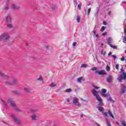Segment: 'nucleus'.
Segmentation results:
<instances>
[{
	"label": "nucleus",
	"mask_w": 126,
	"mask_h": 126,
	"mask_svg": "<svg viewBox=\"0 0 126 126\" xmlns=\"http://www.w3.org/2000/svg\"><path fill=\"white\" fill-rule=\"evenodd\" d=\"M24 91H25V92H30V90L27 88H25L24 89Z\"/></svg>",
	"instance_id": "nucleus-31"
},
{
	"label": "nucleus",
	"mask_w": 126,
	"mask_h": 126,
	"mask_svg": "<svg viewBox=\"0 0 126 126\" xmlns=\"http://www.w3.org/2000/svg\"><path fill=\"white\" fill-rule=\"evenodd\" d=\"M7 28H13V25L10 24H7Z\"/></svg>",
	"instance_id": "nucleus-22"
},
{
	"label": "nucleus",
	"mask_w": 126,
	"mask_h": 126,
	"mask_svg": "<svg viewBox=\"0 0 126 126\" xmlns=\"http://www.w3.org/2000/svg\"><path fill=\"white\" fill-rule=\"evenodd\" d=\"M106 124L108 126H112L111 125V121H109V120H107V122H106Z\"/></svg>",
	"instance_id": "nucleus-28"
},
{
	"label": "nucleus",
	"mask_w": 126,
	"mask_h": 126,
	"mask_svg": "<svg viewBox=\"0 0 126 126\" xmlns=\"http://www.w3.org/2000/svg\"><path fill=\"white\" fill-rule=\"evenodd\" d=\"M0 76L1 77H5L6 79H8V81L6 82V84L8 85H17V80L15 78H13L9 76H7L2 73V71L0 70Z\"/></svg>",
	"instance_id": "nucleus-1"
},
{
	"label": "nucleus",
	"mask_w": 126,
	"mask_h": 126,
	"mask_svg": "<svg viewBox=\"0 0 126 126\" xmlns=\"http://www.w3.org/2000/svg\"><path fill=\"white\" fill-rule=\"evenodd\" d=\"M94 88H96V89H100V87H98L96 86H94Z\"/></svg>",
	"instance_id": "nucleus-42"
},
{
	"label": "nucleus",
	"mask_w": 126,
	"mask_h": 126,
	"mask_svg": "<svg viewBox=\"0 0 126 126\" xmlns=\"http://www.w3.org/2000/svg\"><path fill=\"white\" fill-rule=\"evenodd\" d=\"M95 73L99 74V75H104L106 74V71L101 70H96L95 71Z\"/></svg>",
	"instance_id": "nucleus-6"
},
{
	"label": "nucleus",
	"mask_w": 126,
	"mask_h": 126,
	"mask_svg": "<svg viewBox=\"0 0 126 126\" xmlns=\"http://www.w3.org/2000/svg\"><path fill=\"white\" fill-rule=\"evenodd\" d=\"M71 91H72V89H66L65 91V92L67 93H69L70 92H71Z\"/></svg>",
	"instance_id": "nucleus-26"
},
{
	"label": "nucleus",
	"mask_w": 126,
	"mask_h": 126,
	"mask_svg": "<svg viewBox=\"0 0 126 126\" xmlns=\"http://www.w3.org/2000/svg\"><path fill=\"white\" fill-rule=\"evenodd\" d=\"M101 55H103V56H106V54H107L106 52L104 51V50L101 51Z\"/></svg>",
	"instance_id": "nucleus-30"
},
{
	"label": "nucleus",
	"mask_w": 126,
	"mask_h": 126,
	"mask_svg": "<svg viewBox=\"0 0 126 126\" xmlns=\"http://www.w3.org/2000/svg\"><path fill=\"white\" fill-rule=\"evenodd\" d=\"M7 101L8 102V103H10V106H11V107H15V102H14V101H13V100H12V99H10V98H8L7 99Z\"/></svg>",
	"instance_id": "nucleus-7"
},
{
	"label": "nucleus",
	"mask_w": 126,
	"mask_h": 126,
	"mask_svg": "<svg viewBox=\"0 0 126 126\" xmlns=\"http://www.w3.org/2000/svg\"><path fill=\"white\" fill-rule=\"evenodd\" d=\"M103 116H104V117H107L108 116V114H107V112H103Z\"/></svg>",
	"instance_id": "nucleus-37"
},
{
	"label": "nucleus",
	"mask_w": 126,
	"mask_h": 126,
	"mask_svg": "<svg viewBox=\"0 0 126 126\" xmlns=\"http://www.w3.org/2000/svg\"><path fill=\"white\" fill-rule=\"evenodd\" d=\"M108 113L109 116L110 117H111V118L112 119H115V116H114V114H112V112H111V111L110 110H108Z\"/></svg>",
	"instance_id": "nucleus-17"
},
{
	"label": "nucleus",
	"mask_w": 126,
	"mask_h": 126,
	"mask_svg": "<svg viewBox=\"0 0 126 126\" xmlns=\"http://www.w3.org/2000/svg\"><path fill=\"white\" fill-rule=\"evenodd\" d=\"M72 103L75 105V106H80V103H79V99L76 97H73Z\"/></svg>",
	"instance_id": "nucleus-3"
},
{
	"label": "nucleus",
	"mask_w": 126,
	"mask_h": 126,
	"mask_svg": "<svg viewBox=\"0 0 126 126\" xmlns=\"http://www.w3.org/2000/svg\"><path fill=\"white\" fill-rule=\"evenodd\" d=\"M81 117H82V118H83V117H84L83 114H82V115H81Z\"/></svg>",
	"instance_id": "nucleus-59"
},
{
	"label": "nucleus",
	"mask_w": 126,
	"mask_h": 126,
	"mask_svg": "<svg viewBox=\"0 0 126 126\" xmlns=\"http://www.w3.org/2000/svg\"><path fill=\"white\" fill-rule=\"evenodd\" d=\"M95 97L99 103V105H102V98H101V97H100L99 95L95 96Z\"/></svg>",
	"instance_id": "nucleus-9"
},
{
	"label": "nucleus",
	"mask_w": 126,
	"mask_h": 126,
	"mask_svg": "<svg viewBox=\"0 0 126 126\" xmlns=\"http://www.w3.org/2000/svg\"><path fill=\"white\" fill-rule=\"evenodd\" d=\"M106 92H107V90H103L102 92L101 93V96H102V97H107V96L109 95L108 94H106Z\"/></svg>",
	"instance_id": "nucleus-8"
},
{
	"label": "nucleus",
	"mask_w": 126,
	"mask_h": 126,
	"mask_svg": "<svg viewBox=\"0 0 126 126\" xmlns=\"http://www.w3.org/2000/svg\"><path fill=\"white\" fill-rule=\"evenodd\" d=\"M88 6L90 5V3H89V4H88Z\"/></svg>",
	"instance_id": "nucleus-62"
},
{
	"label": "nucleus",
	"mask_w": 126,
	"mask_h": 126,
	"mask_svg": "<svg viewBox=\"0 0 126 126\" xmlns=\"http://www.w3.org/2000/svg\"><path fill=\"white\" fill-rule=\"evenodd\" d=\"M32 120H33L34 121H36V119H37V116H36V115L35 114H33L32 116Z\"/></svg>",
	"instance_id": "nucleus-18"
},
{
	"label": "nucleus",
	"mask_w": 126,
	"mask_h": 126,
	"mask_svg": "<svg viewBox=\"0 0 126 126\" xmlns=\"http://www.w3.org/2000/svg\"><path fill=\"white\" fill-rule=\"evenodd\" d=\"M45 48L47 49V50H49V48H50V46L48 45H46L45 46Z\"/></svg>",
	"instance_id": "nucleus-36"
},
{
	"label": "nucleus",
	"mask_w": 126,
	"mask_h": 126,
	"mask_svg": "<svg viewBox=\"0 0 126 126\" xmlns=\"http://www.w3.org/2000/svg\"><path fill=\"white\" fill-rule=\"evenodd\" d=\"M96 108H97V109H98V110L99 112L103 113V112L104 111V108L100 107V106H97V107H96Z\"/></svg>",
	"instance_id": "nucleus-16"
},
{
	"label": "nucleus",
	"mask_w": 126,
	"mask_h": 126,
	"mask_svg": "<svg viewBox=\"0 0 126 126\" xmlns=\"http://www.w3.org/2000/svg\"><path fill=\"white\" fill-rule=\"evenodd\" d=\"M107 42L109 44H110V43H112V38L111 37H109L107 39Z\"/></svg>",
	"instance_id": "nucleus-27"
},
{
	"label": "nucleus",
	"mask_w": 126,
	"mask_h": 126,
	"mask_svg": "<svg viewBox=\"0 0 126 126\" xmlns=\"http://www.w3.org/2000/svg\"><path fill=\"white\" fill-rule=\"evenodd\" d=\"M73 46L74 47V46H76V42H73L72 44Z\"/></svg>",
	"instance_id": "nucleus-47"
},
{
	"label": "nucleus",
	"mask_w": 126,
	"mask_h": 126,
	"mask_svg": "<svg viewBox=\"0 0 126 126\" xmlns=\"http://www.w3.org/2000/svg\"><path fill=\"white\" fill-rule=\"evenodd\" d=\"M123 79L126 80V73H122V75H121L118 77L117 78V80L119 81V82H121L122 80Z\"/></svg>",
	"instance_id": "nucleus-5"
},
{
	"label": "nucleus",
	"mask_w": 126,
	"mask_h": 126,
	"mask_svg": "<svg viewBox=\"0 0 126 126\" xmlns=\"http://www.w3.org/2000/svg\"><path fill=\"white\" fill-rule=\"evenodd\" d=\"M88 66V65L87 64H82L81 65V67H83V68H86Z\"/></svg>",
	"instance_id": "nucleus-20"
},
{
	"label": "nucleus",
	"mask_w": 126,
	"mask_h": 126,
	"mask_svg": "<svg viewBox=\"0 0 126 126\" xmlns=\"http://www.w3.org/2000/svg\"><path fill=\"white\" fill-rule=\"evenodd\" d=\"M103 24H104V25H107V24H108L107 23V22L104 21L103 22Z\"/></svg>",
	"instance_id": "nucleus-46"
},
{
	"label": "nucleus",
	"mask_w": 126,
	"mask_h": 126,
	"mask_svg": "<svg viewBox=\"0 0 126 126\" xmlns=\"http://www.w3.org/2000/svg\"><path fill=\"white\" fill-rule=\"evenodd\" d=\"M97 60H98V57H96Z\"/></svg>",
	"instance_id": "nucleus-61"
},
{
	"label": "nucleus",
	"mask_w": 126,
	"mask_h": 126,
	"mask_svg": "<svg viewBox=\"0 0 126 126\" xmlns=\"http://www.w3.org/2000/svg\"><path fill=\"white\" fill-rule=\"evenodd\" d=\"M112 80H113V79L112 78V76L108 75V76L106 78L107 82L110 83V82H111Z\"/></svg>",
	"instance_id": "nucleus-13"
},
{
	"label": "nucleus",
	"mask_w": 126,
	"mask_h": 126,
	"mask_svg": "<svg viewBox=\"0 0 126 126\" xmlns=\"http://www.w3.org/2000/svg\"><path fill=\"white\" fill-rule=\"evenodd\" d=\"M108 101H112V99L111 98V97L109 98Z\"/></svg>",
	"instance_id": "nucleus-52"
},
{
	"label": "nucleus",
	"mask_w": 126,
	"mask_h": 126,
	"mask_svg": "<svg viewBox=\"0 0 126 126\" xmlns=\"http://www.w3.org/2000/svg\"><path fill=\"white\" fill-rule=\"evenodd\" d=\"M67 102H69V98L67 99Z\"/></svg>",
	"instance_id": "nucleus-53"
},
{
	"label": "nucleus",
	"mask_w": 126,
	"mask_h": 126,
	"mask_svg": "<svg viewBox=\"0 0 126 126\" xmlns=\"http://www.w3.org/2000/svg\"><path fill=\"white\" fill-rule=\"evenodd\" d=\"M100 46L102 47V46H103V43H101Z\"/></svg>",
	"instance_id": "nucleus-60"
},
{
	"label": "nucleus",
	"mask_w": 126,
	"mask_h": 126,
	"mask_svg": "<svg viewBox=\"0 0 126 126\" xmlns=\"http://www.w3.org/2000/svg\"><path fill=\"white\" fill-rule=\"evenodd\" d=\"M110 47H112V48L113 49H117V47L115 45L112 46V45H110Z\"/></svg>",
	"instance_id": "nucleus-39"
},
{
	"label": "nucleus",
	"mask_w": 126,
	"mask_h": 126,
	"mask_svg": "<svg viewBox=\"0 0 126 126\" xmlns=\"http://www.w3.org/2000/svg\"><path fill=\"white\" fill-rule=\"evenodd\" d=\"M95 35V37L97 38V37H98V35H97L96 34H94Z\"/></svg>",
	"instance_id": "nucleus-55"
},
{
	"label": "nucleus",
	"mask_w": 126,
	"mask_h": 126,
	"mask_svg": "<svg viewBox=\"0 0 126 126\" xmlns=\"http://www.w3.org/2000/svg\"><path fill=\"white\" fill-rule=\"evenodd\" d=\"M92 70H97V68L96 67H94L92 69Z\"/></svg>",
	"instance_id": "nucleus-44"
},
{
	"label": "nucleus",
	"mask_w": 126,
	"mask_h": 126,
	"mask_svg": "<svg viewBox=\"0 0 126 126\" xmlns=\"http://www.w3.org/2000/svg\"><path fill=\"white\" fill-rule=\"evenodd\" d=\"M105 29H106V27H102L101 28V31L102 32H103L104 31V30H105Z\"/></svg>",
	"instance_id": "nucleus-35"
},
{
	"label": "nucleus",
	"mask_w": 126,
	"mask_h": 126,
	"mask_svg": "<svg viewBox=\"0 0 126 126\" xmlns=\"http://www.w3.org/2000/svg\"><path fill=\"white\" fill-rule=\"evenodd\" d=\"M78 8H79V9H81V4H78Z\"/></svg>",
	"instance_id": "nucleus-41"
},
{
	"label": "nucleus",
	"mask_w": 126,
	"mask_h": 126,
	"mask_svg": "<svg viewBox=\"0 0 126 126\" xmlns=\"http://www.w3.org/2000/svg\"><path fill=\"white\" fill-rule=\"evenodd\" d=\"M121 60L122 61V62H125V61H126V58L125 57V56H123L122 58H121Z\"/></svg>",
	"instance_id": "nucleus-34"
},
{
	"label": "nucleus",
	"mask_w": 126,
	"mask_h": 126,
	"mask_svg": "<svg viewBox=\"0 0 126 126\" xmlns=\"http://www.w3.org/2000/svg\"><path fill=\"white\" fill-rule=\"evenodd\" d=\"M107 14H108V15H110V12H108L107 13Z\"/></svg>",
	"instance_id": "nucleus-58"
},
{
	"label": "nucleus",
	"mask_w": 126,
	"mask_h": 126,
	"mask_svg": "<svg viewBox=\"0 0 126 126\" xmlns=\"http://www.w3.org/2000/svg\"><path fill=\"white\" fill-rule=\"evenodd\" d=\"M110 66L108 65H107V66L106 67V71H110Z\"/></svg>",
	"instance_id": "nucleus-25"
},
{
	"label": "nucleus",
	"mask_w": 126,
	"mask_h": 126,
	"mask_svg": "<svg viewBox=\"0 0 126 126\" xmlns=\"http://www.w3.org/2000/svg\"><path fill=\"white\" fill-rule=\"evenodd\" d=\"M112 56L113 57V58H114L115 60L117 59V56H116V55H112Z\"/></svg>",
	"instance_id": "nucleus-48"
},
{
	"label": "nucleus",
	"mask_w": 126,
	"mask_h": 126,
	"mask_svg": "<svg viewBox=\"0 0 126 126\" xmlns=\"http://www.w3.org/2000/svg\"><path fill=\"white\" fill-rule=\"evenodd\" d=\"M122 126H126V122L125 120L121 122Z\"/></svg>",
	"instance_id": "nucleus-19"
},
{
	"label": "nucleus",
	"mask_w": 126,
	"mask_h": 126,
	"mask_svg": "<svg viewBox=\"0 0 126 126\" xmlns=\"http://www.w3.org/2000/svg\"><path fill=\"white\" fill-rule=\"evenodd\" d=\"M106 34H107L106 32H103V33H102V36H105V35H106Z\"/></svg>",
	"instance_id": "nucleus-49"
},
{
	"label": "nucleus",
	"mask_w": 126,
	"mask_h": 126,
	"mask_svg": "<svg viewBox=\"0 0 126 126\" xmlns=\"http://www.w3.org/2000/svg\"><path fill=\"white\" fill-rule=\"evenodd\" d=\"M50 86L52 88H55V87H58V84L54 82H52Z\"/></svg>",
	"instance_id": "nucleus-14"
},
{
	"label": "nucleus",
	"mask_w": 126,
	"mask_h": 126,
	"mask_svg": "<svg viewBox=\"0 0 126 126\" xmlns=\"http://www.w3.org/2000/svg\"><path fill=\"white\" fill-rule=\"evenodd\" d=\"M94 35H96V31H94Z\"/></svg>",
	"instance_id": "nucleus-51"
},
{
	"label": "nucleus",
	"mask_w": 126,
	"mask_h": 126,
	"mask_svg": "<svg viewBox=\"0 0 126 126\" xmlns=\"http://www.w3.org/2000/svg\"><path fill=\"white\" fill-rule=\"evenodd\" d=\"M92 92L94 95V96L95 97L98 96V94L99 93V92H97V91H96V89H94L92 90Z\"/></svg>",
	"instance_id": "nucleus-10"
},
{
	"label": "nucleus",
	"mask_w": 126,
	"mask_h": 126,
	"mask_svg": "<svg viewBox=\"0 0 126 126\" xmlns=\"http://www.w3.org/2000/svg\"><path fill=\"white\" fill-rule=\"evenodd\" d=\"M52 126H57V125H56V124H53Z\"/></svg>",
	"instance_id": "nucleus-57"
},
{
	"label": "nucleus",
	"mask_w": 126,
	"mask_h": 126,
	"mask_svg": "<svg viewBox=\"0 0 126 126\" xmlns=\"http://www.w3.org/2000/svg\"><path fill=\"white\" fill-rule=\"evenodd\" d=\"M76 19H77V21L79 23L80 22V18H79V16H76Z\"/></svg>",
	"instance_id": "nucleus-29"
},
{
	"label": "nucleus",
	"mask_w": 126,
	"mask_h": 126,
	"mask_svg": "<svg viewBox=\"0 0 126 126\" xmlns=\"http://www.w3.org/2000/svg\"><path fill=\"white\" fill-rule=\"evenodd\" d=\"M14 109L16 111V112H17V113H20V112H21V109H20V108H19L17 106H15Z\"/></svg>",
	"instance_id": "nucleus-15"
},
{
	"label": "nucleus",
	"mask_w": 126,
	"mask_h": 126,
	"mask_svg": "<svg viewBox=\"0 0 126 126\" xmlns=\"http://www.w3.org/2000/svg\"><path fill=\"white\" fill-rule=\"evenodd\" d=\"M12 8L14 10H18V9H19V8H20V7L19 5L13 4L12 5Z\"/></svg>",
	"instance_id": "nucleus-11"
},
{
	"label": "nucleus",
	"mask_w": 126,
	"mask_h": 126,
	"mask_svg": "<svg viewBox=\"0 0 126 126\" xmlns=\"http://www.w3.org/2000/svg\"><path fill=\"white\" fill-rule=\"evenodd\" d=\"M6 21L7 23H10V22H11V17L9 16H7L6 17Z\"/></svg>",
	"instance_id": "nucleus-12"
},
{
	"label": "nucleus",
	"mask_w": 126,
	"mask_h": 126,
	"mask_svg": "<svg viewBox=\"0 0 126 126\" xmlns=\"http://www.w3.org/2000/svg\"><path fill=\"white\" fill-rule=\"evenodd\" d=\"M115 68L116 69H119V64H117L115 65Z\"/></svg>",
	"instance_id": "nucleus-40"
},
{
	"label": "nucleus",
	"mask_w": 126,
	"mask_h": 126,
	"mask_svg": "<svg viewBox=\"0 0 126 126\" xmlns=\"http://www.w3.org/2000/svg\"><path fill=\"white\" fill-rule=\"evenodd\" d=\"M125 92H126V89H123L122 90H121L120 92V94H124V93H125Z\"/></svg>",
	"instance_id": "nucleus-24"
},
{
	"label": "nucleus",
	"mask_w": 126,
	"mask_h": 126,
	"mask_svg": "<svg viewBox=\"0 0 126 126\" xmlns=\"http://www.w3.org/2000/svg\"><path fill=\"white\" fill-rule=\"evenodd\" d=\"M91 10V8H89L88 9V13H87V15H89V13H90V11Z\"/></svg>",
	"instance_id": "nucleus-38"
},
{
	"label": "nucleus",
	"mask_w": 126,
	"mask_h": 126,
	"mask_svg": "<svg viewBox=\"0 0 126 126\" xmlns=\"http://www.w3.org/2000/svg\"><path fill=\"white\" fill-rule=\"evenodd\" d=\"M31 112H32V113H34V112H36V110L35 109H31Z\"/></svg>",
	"instance_id": "nucleus-43"
},
{
	"label": "nucleus",
	"mask_w": 126,
	"mask_h": 126,
	"mask_svg": "<svg viewBox=\"0 0 126 126\" xmlns=\"http://www.w3.org/2000/svg\"><path fill=\"white\" fill-rule=\"evenodd\" d=\"M51 9L52 10H56V6L55 5H52L51 6Z\"/></svg>",
	"instance_id": "nucleus-33"
},
{
	"label": "nucleus",
	"mask_w": 126,
	"mask_h": 126,
	"mask_svg": "<svg viewBox=\"0 0 126 126\" xmlns=\"http://www.w3.org/2000/svg\"><path fill=\"white\" fill-rule=\"evenodd\" d=\"M108 55H109V56H111V55H112V53H109Z\"/></svg>",
	"instance_id": "nucleus-56"
},
{
	"label": "nucleus",
	"mask_w": 126,
	"mask_h": 126,
	"mask_svg": "<svg viewBox=\"0 0 126 126\" xmlns=\"http://www.w3.org/2000/svg\"><path fill=\"white\" fill-rule=\"evenodd\" d=\"M37 81H43V78L41 76H39L37 79Z\"/></svg>",
	"instance_id": "nucleus-23"
},
{
	"label": "nucleus",
	"mask_w": 126,
	"mask_h": 126,
	"mask_svg": "<svg viewBox=\"0 0 126 126\" xmlns=\"http://www.w3.org/2000/svg\"><path fill=\"white\" fill-rule=\"evenodd\" d=\"M11 118L14 120V122H15L16 124H21V121H20L19 119H18V118L14 116V115L12 114L11 115Z\"/></svg>",
	"instance_id": "nucleus-4"
},
{
	"label": "nucleus",
	"mask_w": 126,
	"mask_h": 126,
	"mask_svg": "<svg viewBox=\"0 0 126 126\" xmlns=\"http://www.w3.org/2000/svg\"><path fill=\"white\" fill-rule=\"evenodd\" d=\"M2 38L4 39V43H6L9 40V35L7 33H4L1 35Z\"/></svg>",
	"instance_id": "nucleus-2"
},
{
	"label": "nucleus",
	"mask_w": 126,
	"mask_h": 126,
	"mask_svg": "<svg viewBox=\"0 0 126 126\" xmlns=\"http://www.w3.org/2000/svg\"><path fill=\"white\" fill-rule=\"evenodd\" d=\"M82 79H83L82 77H81L80 78H78L77 79V80L78 82H79L80 83H81V81H82Z\"/></svg>",
	"instance_id": "nucleus-21"
},
{
	"label": "nucleus",
	"mask_w": 126,
	"mask_h": 126,
	"mask_svg": "<svg viewBox=\"0 0 126 126\" xmlns=\"http://www.w3.org/2000/svg\"><path fill=\"white\" fill-rule=\"evenodd\" d=\"M116 125H118V126H120V124H119L118 122H116Z\"/></svg>",
	"instance_id": "nucleus-54"
},
{
	"label": "nucleus",
	"mask_w": 126,
	"mask_h": 126,
	"mask_svg": "<svg viewBox=\"0 0 126 126\" xmlns=\"http://www.w3.org/2000/svg\"><path fill=\"white\" fill-rule=\"evenodd\" d=\"M2 36H1V35L0 36V41H1V40H2Z\"/></svg>",
	"instance_id": "nucleus-50"
},
{
	"label": "nucleus",
	"mask_w": 126,
	"mask_h": 126,
	"mask_svg": "<svg viewBox=\"0 0 126 126\" xmlns=\"http://www.w3.org/2000/svg\"><path fill=\"white\" fill-rule=\"evenodd\" d=\"M5 9H6V10H7V9H8V5H6V6H5Z\"/></svg>",
	"instance_id": "nucleus-45"
},
{
	"label": "nucleus",
	"mask_w": 126,
	"mask_h": 126,
	"mask_svg": "<svg viewBox=\"0 0 126 126\" xmlns=\"http://www.w3.org/2000/svg\"><path fill=\"white\" fill-rule=\"evenodd\" d=\"M13 93L16 94V95H18L20 94L19 92L17 91H14Z\"/></svg>",
	"instance_id": "nucleus-32"
}]
</instances>
